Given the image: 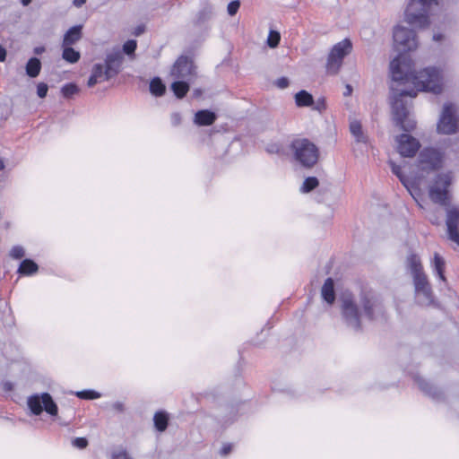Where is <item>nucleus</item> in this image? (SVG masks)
I'll return each instance as SVG.
<instances>
[{"instance_id": "38", "label": "nucleus", "mask_w": 459, "mask_h": 459, "mask_svg": "<svg viewBox=\"0 0 459 459\" xmlns=\"http://www.w3.org/2000/svg\"><path fill=\"white\" fill-rule=\"evenodd\" d=\"M137 44L136 41L134 39L127 40L123 45V52L126 55L130 56L133 55L136 49Z\"/></svg>"}, {"instance_id": "44", "label": "nucleus", "mask_w": 459, "mask_h": 459, "mask_svg": "<svg viewBox=\"0 0 459 459\" xmlns=\"http://www.w3.org/2000/svg\"><path fill=\"white\" fill-rule=\"evenodd\" d=\"M290 84V82H289V79L286 78V77H281V78H279L276 82H275V85L280 88V89H285L289 86Z\"/></svg>"}, {"instance_id": "5", "label": "nucleus", "mask_w": 459, "mask_h": 459, "mask_svg": "<svg viewBox=\"0 0 459 459\" xmlns=\"http://www.w3.org/2000/svg\"><path fill=\"white\" fill-rule=\"evenodd\" d=\"M290 149L297 161L307 168L313 167L318 160V148L306 138H299L291 143Z\"/></svg>"}, {"instance_id": "53", "label": "nucleus", "mask_w": 459, "mask_h": 459, "mask_svg": "<svg viewBox=\"0 0 459 459\" xmlns=\"http://www.w3.org/2000/svg\"><path fill=\"white\" fill-rule=\"evenodd\" d=\"M441 39H442V35H440V34H435L433 36V39L436 41H439V40H441Z\"/></svg>"}, {"instance_id": "40", "label": "nucleus", "mask_w": 459, "mask_h": 459, "mask_svg": "<svg viewBox=\"0 0 459 459\" xmlns=\"http://www.w3.org/2000/svg\"><path fill=\"white\" fill-rule=\"evenodd\" d=\"M240 6V3L238 0L231 1L227 7L228 13L231 16L235 15Z\"/></svg>"}, {"instance_id": "50", "label": "nucleus", "mask_w": 459, "mask_h": 459, "mask_svg": "<svg viewBox=\"0 0 459 459\" xmlns=\"http://www.w3.org/2000/svg\"><path fill=\"white\" fill-rule=\"evenodd\" d=\"M73 3L76 7H81L86 3V0H74Z\"/></svg>"}, {"instance_id": "36", "label": "nucleus", "mask_w": 459, "mask_h": 459, "mask_svg": "<svg viewBox=\"0 0 459 459\" xmlns=\"http://www.w3.org/2000/svg\"><path fill=\"white\" fill-rule=\"evenodd\" d=\"M75 394L81 399H97L100 397V394L93 390H83L77 392Z\"/></svg>"}, {"instance_id": "46", "label": "nucleus", "mask_w": 459, "mask_h": 459, "mask_svg": "<svg viewBox=\"0 0 459 459\" xmlns=\"http://www.w3.org/2000/svg\"><path fill=\"white\" fill-rule=\"evenodd\" d=\"M231 451V446L230 445H225L222 448H221V455H227L230 453Z\"/></svg>"}, {"instance_id": "3", "label": "nucleus", "mask_w": 459, "mask_h": 459, "mask_svg": "<svg viewBox=\"0 0 459 459\" xmlns=\"http://www.w3.org/2000/svg\"><path fill=\"white\" fill-rule=\"evenodd\" d=\"M409 267L412 274L415 289V298L421 306H429L434 302V297L428 276L422 270L420 258L412 255L408 259Z\"/></svg>"}, {"instance_id": "25", "label": "nucleus", "mask_w": 459, "mask_h": 459, "mask_svg": "<svg viewBox=\"0 0 459 459\" xmlns=\"http://www.w3.org/2000/svg\"><path fill=\"white\" fill-rule=\"evenodd\" d=\"M295 102L298 107H309L313 104V97L306 91H300L295 95Z\"/></svg>"}, {"instance_id": "22", "label": "nucleus", "mask_w": 459, "mask_h": 459, "mask_svg": "<svg viewBox=\"0 0 459 459\" xmlns=\"http://www.w3.org/2000/svg\"><path fill=\"white\" fill-rule=\"evenodd\" d=\"M321 294L323 299L328 303H333L335 299L334 285L332 278H327L322 287Z\"/></svg>"}, {"instance_id": "51", "label": "nucleus", "mask_w": 459, "mask_h": 459, "mask_svg": "<svg viewBox=\"0 0 459 459\" xmlns=\"http://www.w3.org/2000/svg\"><path fill=\"white\" fill-rule=\"evenodd\" d=\"M143 31H144V27H143V26H138V27L135 29L134 34H135L136 36H139V35H141Z\"/></svg>"}, {"instance_id": "54", "label": "nucleus", "mask_w": 459, "mask_h": 459, "mask_svg": "<svg viewBox=\"0 0 459 459\" xmlns=\"http://www.w3.org/2000/svg\"><path fill=\"white\" fill-rule=\"evenodd\" d=\"M22 1V4L24 5V6H27L29 4H30L31 0H21Z\"/></svg>"}, {"instance_id": "37", "label": "nucleus", "mask_w": 459, "mask_h": 459, "mask_svg": "<svg viewBox=\"0 0 459 459\" xmlns=\"http://www.w3.org/2000/svg\"><path fill=\"white\" fill-rule=\"evenodd\" d=\"M9 255L13 259H21L25 255V251L22 246H14L10 250Z\"/></svg>"}, {"instance_id": "4", "label": "nucleus", "mask_w": 459, "mask_h": 459, "mask_svg": "<svg viewBox=\"0 0 459 459\" xmlns=\"http://www.w3.org/2000/svg\"><path fill=\"white\" fill-rule=\"evenodd\" d=\"M437 0H410L405 10V20L408 23L419 27L429 25L428 13Z\"/></svg>"}, {"instance_id": "43", "label": "nucleus", "mask_w": 459, "mask_h": 459, "mask_svg": "<svg viewBox=\"0 0 459 459\" xmlns=\"http://www.w3.org/2000/svg\"><path fill=\"white\" fill-rule=\"evenodd\" d=\"M112 459H132L131 456L125 450H119L117 452H114L112 455Z\"/></svg>"}, {"instance_id": "29", "label": "nucleus", "mask_w": 459, "mask_h": 459, "mask_svg": "<svg viewBox=\"0 0 459 459\" xmlns=\"http://www.w3.org/2000/svg\"><path fill=\"white\" fill-rule=\"evenodd\" d=\"M63 48L62 56L65 61L74 64L80 59L81 55L78 51L74 50L70 46H63Z\"/></svg>"}, {"instance_id": "24", "label": "nucleus", "mask_w": 459, "mask_h": 459, "mask_svg": "<svg viewBox=\"0 0 459 459\" xmlns=\"http://www.w3.org/2000/svg\"><path fill=\"white\" fill-rule=\"evenodd\" d=\"M39 266L38 264L30 260V259H24L19 268H18V273L22 275H31L38 272Z\"/></svg>"}, {"instance_id": "15", "label": "nucleus", "mask_w": 459, "mask_h": 459, "mask_svg": "<svg viewBox=\"0 0 459 459\" xmlns=\"http://www.w3.org/2000/svg\"><path fill=\"white\" fill-rule=\"evenodd\" d=\"M446 223L449 238L459 246V210L457 208L447 210Z\"/></svg>"}, {"instance_id": "47", "label": "nucleus", "mask_w": 459, "mask_h": 459, "mask_svg": "<svg viewBox=\"0 0 459 459\" xmlns=\"http://www.w3.org/2000/svg\"><path fill=\"white\" fill-rule=\"evenodd\" d=\"M171 118H172V122L174 125L177 126L180 123L181 117H180L179 114H178V113L173 114Z\"/></svg>"}, {"instance_id": "49", "label": "nucleus", "mask_w": 459, "mask_h": 459, "mask_svg": "<svg viewBox=\"0 0 459 459\" xmlns=\"http://www.w3.org/2000/svg\"><path fill=\"white\" fill-rule=\"evenodd\" d=\"M6 51L4 48L0 46V62L4 61L5 59Z\"/></svg>"}, {"instance_id": "34", "label": "nucleus", "mask_w": 459, "mask_h": 459, "mask_svg": "<svg viewBox=\"0 0 459 459\" xmlns=\"http://www.w3.org/2000/svg\"><path fill=\"white\" fill-rule=\"evenodd\" d=\"M396 125L400 126L404 131H411L415 128L416 123L413 119L409 117V115L403 118L401 121H395Z\"/></svg>"}, {"instance_id": "23", "label": "nucleus", "mask_w": 459, "mask_h": 459, "mask_svg": "<svg viewBox=\"0 0 459 459\" xmlns=\"http://www.w3.org/2000/svg\"><path fill=\"white\" fill-rule=\"evenodd\" d=\"M26 74L31 78L37 77L41 70V63L39 58L31 57L26 64Z\"/></svg>"}, {"instance_id": "13", "label": "nucleus", "mask_w": 459, "mask_h": 459, "mask_svg": "<svg viewBox=\"0 0 459 459\" xmlns=\"http://www.w3.org/2000/svg\"><path fill=\"white\" fill-rule=\"evenodd\" d=\"M397 151L403 157H412L420 148L419 141L406 134H403L396 138Z\"/></svg>"}, {"instance_id": "19", "label": "nucleus", "mask_w": 459, "mask_h": 459, "mask_svg": "<svg viewBox=\"0 0 459 459\" xmlns=\"http://www.w3.org/2000/svg\"><path fill=\"white\" fill-rule=\"evenodd\" d=\"M82 25L70 28L64 36L63 46H72L82 38Z\"/></svg>"}, {"instance_id": "28", "label": "nucleus", "mask_w": 459, "mask_h": 459, "mask_svg": "<svg viewBox=\"0 0 459 459\" xmlns=\"http://www.w3.org/2000/svg\"><path fill=\"white\" fill-rule=\"evenodd\" d=\"M433 268H434V272L437 273V275L442 281H446V278L444 275L445 261L437 253L434 254Z\"/></svg>"}, {"instance_id": "55", "label": "nucleus", "mask_w": 459, "mask_h": 459, "mask_svg": "<svg viewBox=\"0 0 459 459\" xmlns=\"http://www.w3.org/2000/svg\"><path fill=\"white\" fill-rule=\"evenodd\" d=\"M4 169V162L0 160V170Z\"/></svg>"}, {"instance_id": "27", "label": "nucleus", "mask_w": 459, "mask_h": 459, "mask_svg": "<svg viewBox=\"0 0 459 459\" xmlns=\"http://www.w3.org/2000/svg\"><path fill=\"white\" fill-rule=\"evenodd\" d=\"M166 87L158 77L152 79L150 82V91L152 95L160 97L165 93Z\"/></svg>"}, {"instance_id": "10", "label": "nucleus", "mask_w": 459, "mask_h": 459, "mask_svg": "<svg viewBox=\"0 0 459 459\" xmlns=\"http://www.w3.org/2000/svg\"><path fill=\"white\" fill-rule=\"evenodd\" d=\"M28 406L35 415H39L43 411H46L48 414L56 416L58 411L57 405L48 393L30 396L28 398Z\"/></svg>"}, {"instance_id": "12", "label": "nucleus", "mask_w": 459, "mask_h": 459, "mask_svg": "<svg viewBox=\"0 0 459 459\" xmlns=\"http://www.w3.org/2000/svg\"><path fill=\"white\" fill-rule=\"evenodd\" d=\"M194 73L193 61L186 56H180L173 65L170 74L176 79L190 80Z\"/></svg>"}, {"instance_id": "18", "label": "nucleus", "mask_w": 459, "mask_h": 459, "mask_svg": "<svg viewBox=\"0 0 459 459\" xmlns=\"http://www.w3.org/2000/svg\"><path fill=\"white\" fill-rule=\"evenodd\" d=\"M415 382L417 383L419 388L426 394L431 396L434 399H439L441 397V391L422 377H415Z\"/></svg>"}, {"instance_id": "21", "label": "nucleus", "mask_w": 459, "mask_h": 459, "mask_svg": "<svg viewBox=\"0 0 459 459\" xmlns=\"http://www.w3.org/2000/svg\"><path fill=\"white\" fill-rule=\"evenodd\" d=\"M350 132L356 142L363 143L368 142V135L364 133L359 121L354 119L350 122Z\"/></svg>"}, {"instance_id": "35", "label": "nucleus", "mask_w": 459, "mask_h": 459, "mask_svg": "<svg viewBox=\"0 0 459 459\" xmlns=\"http://www.w3.org/2000/svg\"><path fill=\"white\" fill-rule=\"evenodd\" d=\"M389 165L391 167V170L392 172L397 176L399 178V179L401 180V182L403 184V186H405L406 187H408V185H407V181H406V178L405 177L403 176V174L402 173V169L399 165L395 164L394 161L390 160L389 161Z\"/></svg>"}, {"instance_id": "32", "label": "nucleus", "mask_w": 459, "mask_h": 459, "mask_svg": "<svg viewBox=\"0 0 459 459\" xmlns=\"http://www.w3.org/2000/svg\"><path fill=\"white\" fill-rule=\"evenodd\" d=\"M280 40H281V34H280V32H278L276 30H271L269 31V35H268L267 41H266L267 45L271 48H276L279 45Z\"/></svg>"}, {"instance_id": "48", "label": "nucleus", "mask_w": 459, "mask_h": 459, "mask_svg": "<svg viewBox=\"0 0 459 459\" xmlns=\"http://www.w3.org/2000/svg\"><path fill=\"white\" fill-rule=\"evenodd\" d=\"M352 93V87L350 84H347L345 87V91L343 92L344 96H350Z\"/></svg>"}, {"instance_id": "20", "label": "nucleus", "mask_w": 459, "mask_h": 459, "mask_svg": "<svg viewBox=\"0 0 459 459\" xmlns=\"http://www.w3.org/2000/svg\"><path fill=\"white\" fill-rule=\"evenodd\" d=\"M215 120V113L207 109L200 110L196 112L195 116V123L198 126H211Z\"/></svg>"}, {"instance_id": "8", "label": "nucleus", "mask_w": 459, "mask_h": 459, "mask_svg": "<svg viewBox=\"0 0 459 459\" xmlns=\"http://www.w3.org/2000/svg\"><path fill=\"white\" fill-rule=\"evenodd\" d=\"M394 48L400 54L417 48L418 42L415 32L403 26H396L393 33Z\"/></svg>"}, {"instance_id": "31", "label": "nucleus", "mask_w": 459, "mask_h": 459, "mask_svg": "<svg viewBox=\"0 0 459 459\" xmlns=\"http://www.w3.org/2000/svg\"><path fill=\"white\" fill-rule=\"evenodd\" d=\"M318 186V179L315 177H310L305 179L301 186L303 193H308Z\"/></svg>"}, {"instance_id": "17", "label": "nucleus", "mask_w": 459, "mask_h": 459, "mask_svg": "<svg viewBox=\"0 0 459 459\" xmlns=\"http://www.w3.org/2000/svg\"><path fill=\"white\" fill-rule=\"evenodd\" d=\"M422 169H435L439 162L438 153L433 149L423 150L420 155Z\"/></svg>"}, {"instance_id": "2", "label": "nucleus", "mask_w": 459, "mask_h": 459, "mask_svg": "<svg viewBox=\"0 0 459 459\" xmlns=\"http://www.w3.org/2000/svg\"><path fill=\"white\" fill-rule=\"evenodd\" d=\"M342 314L347 325L358 331L363 316L377 319L383 314V307L370 293H361L359 299L345 294L342 299Z\"/></svg>"}, {"instance_id": "41", "label": "nucleus", "mask_w": 459, "mask_h": 459, "mask_svg": "<svg viewBox=\"0 0 459 459\" xmlns=\"http://www.w3.org/2000/svg\"><path fill=\"white\" fill-rule=\"evenodd\" d=\"M74 447L83 449L88 446V440L85 437H76L72 441Z\"/></svg>"}, {"instance_id": "26", "label": "nucleus", "mask_w": 459, "mask_h": 459, "mask_svg": "<svg viewBox=\"0 0 459 459\" xmlns=\"http://www.w3.org/2000/svg\"><path fill=\"white\" fill-rule=\"evenodd\" d=\"M171 90L178 98L181 99L188 91L189 85L186 82L176 81L171 84Z\"/></svg>"}, {"instance_id": "42", "label": "nucleus", "mask_w": 459, "mask_h": 459, "mask_svg": "<svg viewBox=\"0 0 459 459\" xmlns=\"http://www.w3.org/2000/svg\"><path fill=\"white\" fill-rule=\"evenodd\" d=\"M48 87L46 83L40 82L37 86V94L39 98H45L48 93Z\"/></svg>"}, {"instance_id": "16", "label": "nucleus", "mask_w": 459, "mask_h": 459, "mask_svg": "<svg viewBox=\"0 0 459 459\" xmlns=\"http://www.w3.org/2000/svg\"><path fill=\"white\" fill-rule=\"evenodd\" d=\"M110 78H112V76L106 69L104 64H95L92 66L91 74L88 80L87 85L89 87H93L97 83L108 81Z\"/></svg>"}, {"instance_id": "52", "label": "nucleus", "mask_w": 459, "mask_h": 459, "mask_svg": "<svg viewBox=\"0 0 459 459\" xmlns=\"http://www.w3.org/2000/svg\"><path fill=\"white\" fill-rule=\"evenodd\" d=\"M45 48L43 47H38L34 49V53L36 55H40L44 52Z\"/></svg>"}, {"instance_id": "14", "label": "nucleus", "mask_w": 459, "mask_h": 459, "mask_svg": "<svg viewBox=\"0 0 459 459\" xmlns=\"http://www.w3.org/2000/svg\"><path fill=\"white\" fill-rule=\"evenodd\" d=\"M124 59L123 52L119 49H113L107 53L104 65L112 77L120 73Z\"/></svg>"}, {"instance_id": "7", "label": "nucleus", "mask_w": 459, "mask_h": 459, "mask_svg": "<svg viewBox=\"0 0 459 459\" xmlns=\"http://www.w3.org/2000/svg\"><path fill=\"white\" fill-rule=\"evenodd\" d=\"M352 50V44L349 39L336 43L331 49L326 64L328 73L335 74L342 65L343 58Z\"/></svg>"}, {"instance_id": "39", "label": "nucleus", "mask_w": 459, "mask_h": 459, "mask_svg": "<svg viewBox=\"0 0 459 459\" xmlns=\"http://www.w3.org/2000/svg\"><path fill=\"white\" fill-rule=\"evenodd\" d=\"M212 15V10L210 8H204L202 11L199 12L197 15V23H202L205 22L206 20L210 19Z\"/></svg>"}, {"instance_id": "6", "label": "nucleus", "mask_w": 459, "mask_h": 459, "mask_svg": "<svg viewBox=\"0 0 459 459\" xmlns=\"http://www.w3.org/2000/svg\"><path fill=\"white\" fill-rule=\"evenodd\" d=\"M392 113L394 121H401L409 115L407 104L403 100V97H415L417 90L415 88H399L395 85L390 86Z\"/></svg>"}, {"instance_id": "9", "label": "nucleus", "mask_w": 459, "mask_h": 459, "mask_svg": "<svg viewBox=\"0 0 459 459\" xmlns=\"http://www.w3.org/2000/svg\"><path fill=\"white\" fill-rule=\"evenodd\" d=\"M451 175L439 174L437 176L434 183L429 187V197L431 201L442 206L449 204L448 187L451 184Z\"/></svg>"}, {"instance_id": "30", "label": "nucleus", "mask_w": 459, "mask_h": 459, "mask_svg": "<svg viewBox=\"0 0 459 459\" xmlns=\"http://www.w3.org/2000/svg\"><path fill=\"white\" fill-rule=\"evenodd\" d=\"M153 420H154V426L159 431L162 432L167 429L169 418L166 413H164V412L155 413Z\"/></svg>"}, {"instance_id": "11", "label": "nucleus", "mask_w": 459, "mask_h": 459, "mask_svg": "<svg viewBox=\"0 0 459 459\" xmlns=\"http://www.w3.org/2000/svg\"><path fill=\"white\" fill-rule=\"evenodd\" d=\"M455 107L447 103L444 105L439 121L437 123V131L444 134H455L458 129V120L455 117Z\"/></svg>"}, {"instance_id": "33", "label": "nucleus", "mask_w": 459, "mask_h": 459, "mask_svg": "<svg viewBox=\"0 0 459 459\" xmlns=\"http://www.w3.org/2000/svg\"><path fill=\"white\" fill-rule=\"evenodd\" d=\"M61 91L64 97L71 98L73 95L79 92V88L74 83H68L62 87Z\"/></svg>"}, {"instance_id": "45", "label": "nucleus", "mask_w": 459, "mask_h": 459, "mask_svg": "<svg viewBox=\"0 0 459 459\" xmlns=\"http://www.w3.org/2000/svg\"><path fill=\"white\" fill-rule=\"evenodd\" d=\"M111 409L117 412H123L125 411V405L122 402H115L111 404Z\"/></svg>"}, {"instance_id": "1", "label": "nucleus", "mask_w": 459, "mask_h": 459, "mask_svg": "<svg viewBox=\"0 0 459 459\" xmlns=\"http://www.w3.org/2000/svg\"><path fill=\"white\" fill-rule=\"evenodd\" d=\"M392 82L399 88H415L417 91L438 94L442 91L443 76L436 67H428L416 74L412 71V62L404 54H399L389 65Z\"/></svg>"}]
</instances>
